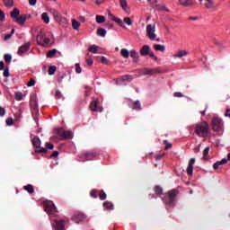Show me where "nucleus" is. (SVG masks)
<instances>
[{
	"instance_id": "obj_1",
	"label": "nucleus",
	"mask_w": 230,
	"mask_h": 230,
	"mask_svg": "<svg viewBox=\"0 0 230 230\" xmlns=\"http://www.w3.org/2000/svg\"><path fill=\"white\" fill-rule=\"evenodd\" d=\"M194 132L199 137H208L209 136V124L206 121L197 123Z\"/></svg>"
},
{
	"instance_id": "obj_2",
	"label": "nucleus",
	"mask_w": 230,
	"mask_h": 230,
	"mask_svg": "<svg viewBox=\"0 0 230 230\" xmlns=\"http://www.w3.org/2000/svg\"><path fill=\"white\" fill-rule=\"evenodd\" d=\"M178 195H179V190L177 189L171 190L165 194L164 199H163V200L164 204L173 208L175 206V200Z\"/></svg>"
},
{
	"instance_id": "obj_3",
	"label": "nucleus",
	"mask_w": 230,
	"mask_h": 230,
	"mask_svg": "<svg viewBox=\"0 0 230 230\" xmlns=\"http://www.w3.org/2000/svg\"><path fill=\"white\" fill-rule=\"evenodd\" d=\"M71 137H73V131L66 130L64 128H59L56 129V136H53L52 139L66 141V139H71Z\"/></svg>"
},
{
	"instance_id": "obj_4",
	"label": "nucleus",
	"mask_w": 230,
	"mask_h": 230,
	"mask_svg": "<svg viewBox=\"0 0 230 230\" xmlns=\"http://www.w3.org/2000/svg\"><path fill=\"white\" fill-rule=\"evenodd\" d=\"M36 42L39 44V46H43V48H48L49 46L51 40L46 36V34L42 31H40L36 36Z\"/></svg>"
},
{
	"instance_id": "obj_5",
	"label": "nucleus",
	"mask_w": 230,
	"mask_h": 230,
	"mask_svg": "<svg viewBox=\"0 0 230 230\" xmlns=\"http://www.w3.org/2000/svg\"><path fill=\"white\" fill-rule=\"evenodd\" d=\"M94 159H98V153L96 151H89L79 155V161L82 163H85V161H94Z\"/></svg>"
},
{
	"instance_id": "obj_6",
	"label": "nucleus",
	"mask_w": 230,
	"mask_h": 230,
	"mask_svg": "<svg viewBox=\"0 0 230 230\" xmlns=\"http://www.w3.org/2000/svg\"><path fill=\"white\" fill-rule=\"evenodd\" d=\"M211 127L214 132L224 130V121L218 117H214L211 121Z\"/></svg>"
},
{
	"instance_id": "obj_7",
	"label": "nucleus",
	"mask_w": 230,
	"mask_h": 230,
	"mask_svg": "<svg viewBox=\"0 0 230 230\" xmlns=\"http://www.w3.org/2000/svg\"><path fill=\"white\" fill-rule=\"evenodd\" d=\"M140 55H141V57L150 56L153 60H157V56H155V54H154V51H152V49H150V46H148V45H144L141 48Z\"/></svg>"
},
{
	"instance_id": "obj_8",
	"label": "nucleus",
	"mask_w": 230,
	"mask_h": 230,
	"mask_svg": "<svg viewBox=\"0 0 230 230\" xmlns=\"http://www.w3.org/2000/svg\"><path fill=\"white\" fill-rule=\"evenodd\" d=\"M32 145L35 147L36 154H46V147H40V138L39 137L32 138Z\"/></svg>"
},
{
	"instance_id": "obj_9",
	"label": "nucleus",
	"mask_w": 230,
	"mask_h": 230,
	"mask_svg": "<svg viewBox=\"0 0 230 230\" xmlns=\"http://www.w3.org/2000/svg\"><path fill=\"white\" fill-rule=\"evenodd\" d=\"M146 31L149 40H155L157 38V34H155V24H147Z\"/></svg>"
},
{
	"instance_id": "obj_10",
	"label": "nucleus",
	"mask_w": 230,
	"mask_h": 230,
	"mask_svg": "<svg viewBox=\"0 0 230 230\" xmlns=\"http://www.w3.org/2000/svg\"><path fill=\"white\" fill-rule=\"evenodd\" d=\"M28 19H31V14H22L14 20V22L20 26H23L24 22H26Z\"/></svg>"
},
{
	"instance_id": "obj_11",
	"label": "nucleus",
	"mask_w": 230,
	"mask_h": 230,
	"mask_svg": "<svg viewBox=\"0 0 230 230\" xmlns=\"http://www.w3.org/2000/svg\"><path fill=\"white\" fill-rule=\"evenodd\" d=\"M50 13L53 15L55 21H57V22H66V18L62 17V14H60V13H58V11H57V9H51Z\"/></svg>"
},
{
	"instance_id": "obj_12",
	"label": "nucleus",
	"mask_w": 230,
	"mask_h": 230,
	"mask_svg": "<svg viewBox=\"0 0 230 230\" xmlns=\"http://www.w3.org/2000/svg\"><path fill=\"white\" fill-rule=\"evenodd\" d=\"M31 46V42H26L25 44L22 45L19 49H18V55L20 57H22L24 55V53H28V51H30V48Z\"/></svg>"
},
{
	"instance_id": "obj_13",
	"label": "nucleus",
	"mask_w": 230,
	"mask_h": 230,
	"mask_svg": "<svg viewBox=\"0 0 230 230\" xmlns=\"http://www.w3.org/2000/svg\"><path fill=\"white\" fill-rule=\"evenodd\" d=\"M98 100H94L90 104V109L93 112H103V108L98 105Z\"/></svg>"
},
{
	"instance_id": "obj_14",
	"label": "nucleus",
	"mask_w": 230,
	"mask_h": 230,
	"mask_svg": "<svg viewBox=\"0 0 230 230\" xmlns=\"http://www.w3.org/2000/svg\"><path fill=\"white\" fill-rule=\"evenodd\" d=\"M52 226L56 230H64L66 229V221L64 219L55 220Z\"/></svg>"
},
{
	"instance_id": "obj_15",
	"label": "nucleus",
	"mask_w": 230,
	"mask_h": 230,
	"mask_svg": "<svg viewBox=\"0 0 230 230\" xmlns=\"http://www.w3.org/2000/svg\"><path fill=\"white\" fill-rule=\"evenodd\" d=\"M72 220L75 222V224H80V222H84V220H85V215L76 212L73 215Z\"/></svg>"
},
{
	"instance_id": "obj_16",
	"label": "nucleus",
	"mask_w": 230,
	"mask_h": 230,
	"mask_svg": "<svg viewBox=\"0 0 230 230\" xmlns=\"http://www.w3.org/2000/svg\"><path fill=\"white\" fill-rule=\"evenodd\" d=\"M230 161V153L227 155L226 158H223L221 161H217L213 164L214 170H218L222 164H226Z\"/></svg>"
},
{
	"instance_id": "obj_17",
	"label": "nucleus",
	"mask_w": 230,
	"mask_h": 230,
	"mask_svg": "<svg viewBox=\"0 0 230 230\" xmlns=\"http://www.w3.org/2000/svg\"><path fill=\"white\" fill-rule=\"evenodd\" d=\"M180 6H183L184 8H191V6H195V2L193 0H178Z\"/></svg>"
},
{
	"instance_id": "obj_18",
	"label": "nucleus",
	"mask_w": 230,
	"mask_h": 230,
	"mask_svg": "<svg viewBox=\"0 0 230 230\" xmlns=\"http://www.w3.org/2000/svg\"><path fill=\"white\" fill-rule=\"evenodd\" d=\"M45 211L49 215H55V213H57V207H55V204L53 203H48L45 206Z\"/></svg>"
},
{
	"instance_id": "obj_19",
	"label": "nucleus",
	"mask_w": 230,
	"mask_h": 230,
	"mask_svg": "<svg viewBox=\"0 0 230 230\" xmlns=\"http://www.w3.org/2000/svg\"><path fill=\"white\" fill-rule=\"evenodd\" d=\"M108 17L109 19H111V21H114V22L119 24L120 28H125V24H123V20H121V18L114 16V14H112L111 13H108Z\"/></svg>"
},
{
	"instance_id": "obj_20",
	"label": "nucleus",
	"mask_w": 230,
	"mask_h": 230,
	"mask_svg": "<svg viewBox=\"0 0 230 230\" xmlns=\"http://www.w3.org/2000/svg\"><path fill=\"white\" fill-rule=\"evenodd\" d=\"M193 164H195V158H190L187 167V174L190 176L193 175Z\"/></svg>"
},
{
	"instance_id": "obj_21",
	"label": "nucleus",
	"mask_w": 230,
	"mask_h": 230,
	"mask_svg": "<svg viewBox=\"0 0 230 230\" xmlns=\"http://www.w3.org/2000/svg\"><path fill=\"white\" fill-rule=\"evenodd\" d=\"M129 109L133 111H141L143 108L141 107V102L139 101H136L135 102L128 103Z\"/></svg>"
},
{
	"instance_id": "obj_22",
	"label": "nucleus",
	"mask_w": 230,
	"mask_h": 230,
	"mask_svg": "<svg viewBox=\"0 0 230 230\" xmlns=\"http://www.w3.org/2000/svg\"><path fill=\"white\" fill-rule=\"evenodd\" d=\"M103 208L107 211H112V209H114V204H112L111 201H105L103 203Z\"/></svg>"
},
{
	"instance_id": "obj_23",
	"label": "nucleus",
	"mask_w": 230,
	"mask_h": 230,
	"mask_svg": "<svg viewBox=\"0 0 230 230\" xmlns=\"http://www.w3.org/2000/svg\"><path fill=\"white\" fill-rule=\"evenodd\" d=\"M188 56V51L186 50H179L175 55L174 58H182V57Z\"/></svg>"
},
{
	"instance_id": "obj_24",
	"label": "nucleus",
	"mask_w": 230,
	"mask_h": 230,
	"mask_svg": "<svg viewBox=\"0 0 230 230\" xmlns=\"http://www.w3.org/2000/svg\"><path fill=\"white\" fill-rule=\"evenodd\" d=\"M21 13V11H19L17 8H14L12 12H11V17L12 19H13V21H15L19 15Z\"/></svg>"
},
{
	"instance_id": "obj_25",
	"label": "nucleus",
	"mask_w": 230,
	"mask_h": 230,
	"mask_svg": "<svg viewBox=\"0 0 230 230\" xmlns=\"http://www.w3.org/2000/svg\"><path fill=\"white\" fill-rule=\"evenodd\" d=\"M119 4L124 12H128V4L127 3V0H119Z\"/></svg>"
},
{
	"instance_id": "obj_26",
	"label": "nucleus",
	"mask_w": 230,
	"mask_h": 230,
	"mask_svg": "<svg viewBox=\"0 0 230 230\" xmlns=\"http://www.w3.org/2000/svg\"><path fill=\"white\" fill-rule=\"evenodd\" d=\"M23 190H25V191H28L31 195L35 193V189H33V185L31 184L25 185L23 187Z\"/></svg>"
},
{
	"instance_id": "obj_27",
	"label": "nucleus",
	"mask_w": 230,
	"mask_h": 230,
	"mask_svg": "<svg viewBox=\"0 0 230 230\" xmlns=\"http://www.w3.org/2000/svg\"><path fill=\"white\" fill-rule=\"evenodd\" d=\"M155 8H156L158 12H170V9L166 8V5L156 4V6Z\"/></svg>"
},
{
	"instance_id": "obj_28",
	"label": "nucleus",
	"mask_w": 230,
	"mask_h": 230,
	"mask_svg": "<svg viewBox=\"0 0 230 230\" xmlns=\"http://www.w3.org/2000/svg\"><path fill=\"white\" fill-rule=\"evenodd\" d=\"M120 55L123 58H128V57H130V52L127 49H121Z\"/></svg>"
},
{
	"instance_id": "obj_29",
	"label": "nucleus",
	"mask_w": 230,
	"mask_h": 230,
	"mask_svg": "<svg viewBox=\"0 0 230 230\" xmlns=\"http://www.w3.org/2000/svg\"><path fill=\"white\" fill-rule=\"evenodd\" d=\"M121 82H132L134 80V77L130 75H125L120 77Z\"/></svg>"
},
{
	"instance_id": "obj_30",
	"label": "nucleus",
	"mask_w": 230,
	"mask_h": 230,
	"mask_svg": "<svg viewBox=\"0 0 230 230\" xmlns=\"http://www.w3.org/2000/svg\"><path fill=\"white\" fill-rule=\"evenodd\" d=\"M98 49H100V47L99 46H96V45H91L88 49V51L90 53H93V54H96L98 53Z\"/></svg>"
},
{
	"instance_id": "obj_31",
	"label": "nucleus",
	"mask_w": 230,
	"mask_h": 230,
	"mask_svg": "<svg viewBox=\"0 0 230 230\" xmlns=\"http://www.w3.org/2000/svg\"><path fill=\"white\" fill-rule=\"evenodd\" d=\"M154 49L155 51H165L166 50V47H164V45L155 44L154 45Z\"/></svg>"
},
{
	"instance_id": "obj_32",
	"label": "nucleus",
	"mask_w": 230,
	"mask_h": 230,
	"mask_svg": "<svg viewBox=\"0 0 230 230\" xmlns=\"http://www.w3.org/2000/svg\"><path fill=\"white\" fill-rule=\"evenodd\" d=\"M129 55L131 57V58L135 59V60H139V54L137 53V51L136 50H130Z\"/></svg>"
},
{
	"instance_id": "obj_33",
	"label": "nucleus",
	"mask_w": 230,
	"mask_h": 230,
	"mask_svg": "<svg viewBox=\"0 0 230 230\" xmlns=\"http://www.w3.org/2000/svg\"><path fill=\"white\" fill-rule=\"evenodd\" d=\"M97 35L99 37H105V35H107V31L103 28H99L97 29Z\"/></svg>"
},
{
	"instance_id": "obj_34",
	"label": "nucleus",
	"mask_w": 230,
	"mask_h": 230,
	"mask_svg": "<svg viewBox=\"0 0 230 230\" xmlns=\"http://www.w3.org/2000/svg\"><path fill=\"white\" fill-rule=\"evenodd\" d=\"M41 19L45 22V24H49V16L48 15V13H42Z\"/></svg>"
},
{
	"instance_id": "obj_35",
	"label": "nucleus",
	"mask_w": 230,
	"mask_h": 230,
	"mask_svg": "<svg viewBox=\"0 0 230 230\" xmlns=\"http://www.w3.org/2000/svg\"><path fill=\"white\" fill-rule=\"evenodd\" d=\"M72 28L74 30H79L80 29V22L76 21V20H72Z\"/></svg>"
},
{
	"instance_id": "obj_36",
	"label": "nucleus",
	"mask_w": 230,
	"mask_h": 230,
	"mask_svg": "<svg viewBox=\"0 0 230 230\" xmlns=\"http://www.w3.org/2000/svg\"><path fill=\"white\" fill-rule=\"evenodd\" d=\"M24 98V94L21 92L15 93V101L16 102H22V100Z\"/></svg>"
},
{
	"instance_id": "obj_37",
	"label": "nucleus",
	"mask_w": 230,
	"mask_h": 230,
	"mask_svg": "<svg viewBox=\"0 0 230 230\" xmlns=\"http://www.w3.org/2000/svg\"><path fill=\"white\" fill-rule=\"evenodd\" d=\"M105 21H106L105 16L103 15L96 16V22H98V24H102V22H105Z\"/></svg>"
},
{
	"instance_id": "obj_38",
	"label": "nucleus",
	"mask_w": 230,
	"mask_h": 230,
	"mask_svg": "<svg viewBox=\"0 0 230 230\" xmlns=\"http://www.w3.org/2000/svg\"><path fill=\"white\" fill-rule=\"evenodd\" d=\"M142 73L143 75H154V73H155V69L144 68Z\"/></svg>"
},
{
	"instance_id": "obj_39",
	"label": "nucleus",
	"mask_w": 230,
	"mask_h": 230,
	"mask_svg": "<svg viewBox=\"0 0 230 230\" xmlns=\"http://www.w3.org/2000/svg\"><path fill=\"white\" fill-rule=\"evenodd\" d=\"M55 55H57V49H52V50H49L48 53H47V58H53V57H55Z\"/></svg>"
},
{
	"instance_id": "obj_40",
	"label": "nucleus",
	"mask_w": 230,
	"mask_h": 230,
	"mask_svg": "<svg viewBox=\"0 0 230 230\" xmlns=\"http://www.w3.org/2000/svg\"><path fill=\"white\" fill-rule=\"evenodd\" d=\"M155 193H156V195H163V188L159 185H156L155 187Z\"/></svg>"
},
{
	"instance_id": "obj_41",
	"label": "nucleus",
	"mask_w": 230,
	"mask_h": 230,
	"mask_svg": "<svg viewBox=\"0 0 230 230\" xmlns=\"http://www.w3.org/2000/svg\"><path fill=\"white\" fill-rule=\"evenodd\" d=\"M55 73H57V66H49V75L51 76V75H55Z\"/></svg>"
},
{
	"instance_id": "obj_42",
	"label": "nucleus",
	"mask_w": 230,
	"mask_h": 230,
	"mask_svg": "<svg viewBox=\"0 0 230 230\" xmlns=\"http://www.w3.org/2000/svg\"><path fill=\"white\" fill-rule=\"evenodd\" d=\"M122 22L127 24V26H132V20L130 17H125Z\"/></svg>"
},
{
	"instance_id": "obj_43",
	"label": "nucleus",
	"mask_w": 230,
	"mask_h": 230,
	"mask_svg": "<svg viewBox=\"0 0 230 230\" xmlns=\"http://www.w3.org/2000/svg\"><path fill=\"white\" fill-rule=\"evenodd\" d=\"M14 33H15V29H13L11 33L5 34L4 40H10V39H12V35H13Z\"/></svg>"
},
{
	"instance_id": "obj_44",
	"label": "nucleus",
	"mask_w": 230,
	"mask_h": 230,
	"mask_svg": "<svg viewBox=\"0 0 230 230\" xmlns=\"http://www.w3.org/2000/svg\"><path fill=\"white\" fill-rule=\"evenodd\" d=\"M4 4L7 7H12L13 6V0H3Z\"/></svg>"
},
{
	"instance_id": "obj_45",
	"label": "nucleus",
	"mask_w": 230,
	"mask_h": 230,
	"mask_svg": "<svg viewBox=\"0 0 230 230\" xmlns=\"http://www.w3.org/2000/svg\"><path fill=\"white\" fill-rule=\"evenodd\" d=\"M90 197H93V199H98V190H96V189L92 190Z\"/></svg>"
},
{
	"instance_id": "obj_46",
	"label": "nucleus",
	"mask_w": 230,
	"mask_h": 230,
	"mask_svg": "<svg viewBox=\"0 0 230 230\" xmlns=\"http://www.w3.org/2000/svg\"><path fill=\"white\" fill-rule=\"evenodd\" d=\"M7 127H12L13 125V119L12 117H8L5 120Z\"/></svg>"
},
{
	"instance_id": "obj_47",
	"label": "nucleus",
	"mask_w": 230,
	"mask_h": 230,
	"mask_svg": "<svg viewBox=\"0 0 230 230\" xmlns=\"http://www.w3.org/2000/svg\"><path fill=\"white\" fill-rule=\"evenodd\" d=\"M99 197L102 200H105L107 199V194L103 190H100Z\"/></svg>"
},
{
	"instance_id": "obj_48",
	"label": "nucleus",
	"mask_w": 230,
	"mask_h": 230,
	"mask_svg": "<svg viewBox=\"0 0 230 230\" xmlns=\"http://www.w3.org/2000/svg\"><path fill=\"white\" fill-rule=\"evenodd\" d=\"M6 64H10V62H12V55L10 54H5L4 57Z\"/></svg>"
},
{
	"instance_id": "obj_49",
	"label": "nucleus",
	"mask_w": 230,
	"mask_h": 230,
	"mask_svg": "<svg viewBox=\"0 0 230 230\" xmlns=\"http://www.w3.org/2000/svg\"><path fill=\"white\" fill-rule=\"evenodd\" d=\"M209 155V146L206 147L203 151V159H208V155Z\"/></svg>"
},
{
	"instance_id": "obj_50",
	"label": "nucleus",
	"mask_w": 230,
	"mask_h": 230,
	"mask_svg": "<svg viewBox=\"0 0 230 230\" xmlns=\"http://www.w3.org/2000/svg\"><path fill=\"white\" fill-rule=\"evenodd\" d=\"M164 144L165 145L164 150H170V148L173 146V145H172L171 143H168V140H164Z\"/></svg>"
},
{
	"instance_id": "obj_51",
	"label": "nucleus",
	"mask_w": 230,
	"mask_h": 230,
	"mask_svg": "<svg viewBox=\"0 0 230 230\" xmlns=\"http://www.w3.org/2000/svg\"><path fill=\"white\" fill-rule=\"evenodd\" d=\"M150 6H152V8H155L157 6V0H147Z\"/></svg>"
},
{
	"instance_id": "obj_52",
	"label": "nucleus",
	"mask_w": 230,
	"mask_h": 230,
	"mask_svg": "<svg viewBox=\"0 0 230 230\" xmlns=\"http://www.w3.org/2000/svg\"><path fill=\"white\" fill-rule=\"evenodd\" d=\"M45 146L48 150H53L55 148V146L49 142L46 143Z\"/></svg>"
},
{
	"instance_id": "obj_53",
	"label": "nucleus",
	"mask_w": 230,
	"mask_h": 230,
	"mask_svg": "<svg viewBox=\"0 0 230 230\" xmlns=\"http://www.w3.org/2000/svg\"><path fill=\"white\" fill-rule=\"evenodd\" d=\"M75 73L80 74L82 73V67L80 66V64H75Z\"/></svg>"
},
{
	"instance_id": "obj_54",
	"label": "nucleus",
	"mask_w": 230,
	"mask_h": 230,
	"mask_svg": "<svg viewBox=\"0 0 230 230\" xmlns=\"http://www.w3.org/2000/svg\"><path fill=\"white\" fill-rule=\"evenodd\" d=\"M164 157V154H159L155 156V161H161Z\"/></svg>"
},
{
	"instance_id": "obj_55",
	"label": "nucleus",
	"mask_w": 230,
	"mask_h": 230,
	"mask_svg": "<svg viewBox=\"0 0 230 230\" xmlns=\"http://www.w3.org/2000/svg\"><path fill=\"white\" fill-rule=\"evenodd\" d=\"M58 151H54L51 155H50V158L51 159H55L57 157H58Z\"/></svg>"
},
{
	"instance_id": "obj_56",
	"label": "nucleus",
	"mask_w": 230,
	"mask_h": 230,
	"mask_svg": "<svg viewBox=\"0 0 230 230\" xmlns=\"http://www.w3.org/2000/svg\"><path fill=\"white\" fill-rule=\"evenodd\" d=\"M33 85H35V80L34 79H31L28 84L27 86L28 87H33Z\"/></svg>"
},
{
	"instance_id": "obj_57",
	"label": "nucleus",
	"mask_w": 230,
	"mask_h": 230,
	"mask_svg": "<svg viewBox=\"0 0 230 230\" xmlns=\"http://www.w3.org/2000/svg\"><path fill=\"white\" fill-rule=\"evenodd\" d=\"M4 114H6V110H4L3 107H0V117L3 118Z\"/></svg>"
},
{
	"instance_id": "obj_58",
	"label": "nucleus",
	"mask_w": 230,
	"mask_h": 230,
	"mask_svg": "<svg viewBox=\"0 0 230 230\" xmlns=\"http://www.w3.org/2000/svg\"><path fill=\"white\" fill-rule=\"evenodd\" d=\"M173 96H175V98H182V96H184V95H182V93L181 92H175L173 93Z\"/></svg>"
},
{
	"instance_id": "obj_59",
	"label": "nucleus",
	"mask_w": 230,
	"mask_h": 230,
	"mask_svg": "<svg viewBox=\"0 0 230 230\" xmlns=\"http://www.w3.org/2000/svg\"><path fill=\"white\" fill-rule=\"evenodd\" d=\"M4 78H8V76H10V71H8V68L4 69Z\"/></svg>"
},
{
	"instance_id": "obj_60",
	"label": "nucleus",
	"mask_w": 230,
	"mask_h": 230,
	"mask_svg": "<svg viewBox=\"0 0 230 230\" xmlns=\"http://www.w3.org/2000/svg\"><path fill=\"white\" fill-rule=\"evenodd\" d=\"M86 64L87 66H93V64H94V60H93V58H88L86 59Z\"/></svg>"
},
{
	"instance_id": "obj_61",
	"label": "nucleus",
	"mask_w": 230,
	"mask_h": 230,
	"mask_svg": "<svg viewBox=\"0 0 230 230\" xmlns=\"http://www.w3.org/2000/svg\"><path fill=\"white\" fill-rule=\"evenodd\" d=\"M5 19V16H4V12H3L1 9H0V21H4Z\"/></svg>"
},
{
	"instance_id": "obj_62",
	"label": "nucleus",
	"mask_w": 230,
	"mask_h": 230,
	"mask_svg": "<svg viewBox=\"0 0 230 230\" xmlns=\"http://www.w3.org/2000/svg\"><path fill=\"white\" fill-rule=\"evenodd\" d=\"M189 21H199V16H190Z\"/></svg>"
},
{
	"instance_id": "obj_63",
	"label": "nucleus",
	"mask_w": 230,
	"mask_h": 230,
	"mask_svg": "<svg viewBox=\"0 0 230 230\" xmlns=\"http://www.w3.org/2000/svg\"><path fill=\"white\" fill-rule=\"evenodd\" d=\"M101 63H102V64H107V58L102 57V58H101Z\"/></svg>"
},
{
	"instance_id": "obj_64",
	"label": "nucleus",
	"mask_w": 230,
	"mask_h": 230,
	"mask_svg": "<svg viewBox=\"0 0 230 230\" xmlns=\"http://www.w3.org/2000/svg\"><path fill=\"white\" fill-rule=\"evenodd\" d=\"M225 116H226V118H230V109H226V113H225Z\"/></svg>"
}]
</instances>
